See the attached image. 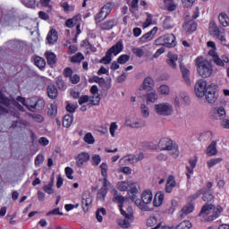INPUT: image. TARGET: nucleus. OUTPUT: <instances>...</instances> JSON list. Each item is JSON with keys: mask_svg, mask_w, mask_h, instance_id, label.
<instances>
[{"mask_svg": "<svg viewBox=\"0 0 229 229\" xmlns=\"http://www.w3.org/2000/svg\"><path fill=\"white\" fill-rule=\"evenodd\" d=\"M47 40L48 44H55L58 40V33L52 29L47 34Z\"/></svg>", "mask_w": 229, "mask_h": 229, "instance_id": "33", "label": "nucleus"}, {"mask_svg": "<svg viewBox=\"0 0 229 229\" xmlns=\"http://www.w3.org/2000/svg\"><path fill=\"white\" fill-rule=\"evenodd\" d=\"M114 6H115V4L113 2H109L106 4L102 8V13H106V15H110V13L112 10H114Z\"/></svg>", "mask_w": 229, "mask_h": 229, "instance_id": "39", "label": "nucleus"}, {"mask_svg": "<svg viewBox=\"0 0 229 229\" xmlns=\"http://www.w3.org/2000/svg\"><path fill=\"white\" fill-rule=\"evenodd\" d=\"M141 117L148 119L150 115L149 107L146 104H140V106Z\"/></svg>", "mask_w": 229, "mask_h": 229, "instance_id": "36", "label": "nucleus"}, {"mask_svg": "<svg viewBox=\"0 0 229 229\" xmlns=\"http://www.w3.org/2000/svg\"><path fill=\"white\" fill-rule=\"evenodd\" d=\"M46 55L48 65H55L56 64V55L51 51H47Z\"/></svg>", "mask_w": 229, "mask_h": 229, "instance_id": "37", "label": "nucleus"}, {"mask_svg": "<svg viewBox=\"0 0 229 229\" xmlns=\"http://www.w3.org/2000/svg\"><path fill=\"white\" fill-rule=\"evenodd\" d=\"M99 168L101 171V176H103V178H108V164H106V162H103L99 165Z\"/></svg>", "mask_w": 229, "mask_h": 229, "instance_id": "47", "label": "nucleus"}, {"mask_svg": "<svg viewBox=\"0 0 229 229\" xmlns=\"http://www.w3.org/2000/svg\"><path fill=\"white\" fill-rule=\"evenodd\" d=\"M47 94H48V98H50V99H55V98H57V96H58V89H56V86L49 85L47 87Z\"/></svg>", "mask_w": 229, "mask_h": 229, "instance_id": "35", "label": "nucleus"}, {"mask_svg": "<svg viewBox=\"0 0 229 229\" xmlns=\"http://www.w3.org/2000/svg\"><path fill=\"white\" fill-rule=\"evenodd\" d=\"M168 151H170V155H172L174 158H178V157L180 156V150L178 149V146L176 145H174L172 148L168 149Z\"/></svg>", "mask_w": 229, "mask_h": 229, "instance_id": "55", "label": "nucleus"}, {"mask_svg": "<svg viewBox=\"0 0 229 229\" xmlns=\"http://www.w3.org/2000/svg\"><path fill=\"white\" fill-rule=\"evenodd\" d=\"M108 15H106L105 13H103V10L101 9L100 12L95 16L96 22H101V21H105Z\"/></svg>", "mask_w": 229, "mask_h": 229, "instance_id": "57", "label": "nucleus"}, {"mask_svg": "<svg viewBox=\"0 0 229 229\" xmlns=\"http://www.w3.org/2000/svg\"><path fill=\"white\" fill-rule=\"evenodd\" d=\"M195 64L197 67V72L200 78H210L214 72V67L212 63L205 59L203 56H198L195 59Z\"/></svg>", "mask_w": 229, "mask_h": 229, "instance_id": "2", "label": "nucleus"}, {"mask_svg": "<svg viewBox=\"0 0 229 229\" xmlns=\"http://www.w3.org/2000/svg\"><path fill=\"white\" fill-rule=\"evenodd\" d=\"M124 125L129 128L139 130L140 128H144V126H146V123L144 120L137 117V115L131 114L125 118Z\"/></svg>", "mask_w": 229, "mask_h": 229, "instance_id": "11", "label": "nucleus"}, {"mask_svg": "<svg viewBox=\"0 0 229 229\" xmlns=\"http://www.w3.org/2000/svg\"><path fill=\"white\" fill-rule=\"evenodd\" d=\"M192 228V224L190 221H183L180 223L175 229H191Z\"/></svg>", "mask_w": 229, "mask_h": 229, "instance_id": "53", "label": "nucleus"}, {"mask_svg": "<svg viewBox=\"0 0 229 229\" xmlns=\"http://www.w3.org/2000/svg\"><path fill=\"white\" fill-rule=\"evenodd\" d=\"M107 192L108 191L106 188H101L98 193L97 198L103 201V199H105V198L106 197Z\"/></svg>", "mask_w": 229, "mask_h": 229, "instance_id": "60", "label": "nucleus"}, {"mask_svg": "<svg viewBox=\"0 0 229 229\" xmlns=\"http://www.w3.org/2000/svg\"><path fill=\"white\" fill-rule=\"evenodd\" d=\"M180 69L183 81L187 85H191V71H189V69H187L182 64H180Z\"/></svg>", "mask_w": 229, "mask_h": 229, "instance_id": "25", "label": "nucleus"}, {"mask_svg": "<svg viewBox=\"0 0 229 229\" xmlns=\"http://www.w3.org/2000/svg\"><path fill=\"white\" fill-rule=\"evenodd\" d=\"M129 194H132L131 199L135 201V196L139 194V185L137 182H131V185H129Z\"/></svg>", "mask_w": 229, "mask_h": 229, "instance_id": "28", "label": "nucleus"}, {"mask_svg": "<svg viewBox=\"0 0 229 229\" xmlns=\"http://www.w3.org/2000/svg\"><path fill=\"white\" fill-rule=\"evenodd\" d=\"M157 92L160 96H169L171 94V88L168 85L162 84L157 88Z\"/></svg>", "mask_w": 229, "mask_h": 229, "instance_id": "34", "label": "nucleus"}, {"mask_svg": "<svg viewBox=\"0 0 229 229\" xmlns=\"http://www.w3.org/2000/svg\"><path fill=\"white\" fill-rule=\"evenodd\" d=\"M30 106H35L37 110H40L41 108H44V106H46V102H44L43 99L37 100L36 98V104Z\"/></svg>", "mask_w": 229, "mask_h": 229, "instance_id": "61", "label": "nucleus"}, {"mask_svg": "<svg viewBox=\"0 0 229 229\" xmlns=\"http://www.w3.org/2000/svg\"><path fill=\"white\" fill-rule=\"evenodd\" d=\"M196 28H198V25L196 24V21H194V20L185 21L182 26V29L184 31H186V33H193V31H196Z\"/></svg>", "mask_w": 229, "mask_h": 229, "instance_id": "24", "label": "nucleus"}, {"mask_svg": "<svg viewBox=\"0 0 229 229\" xmlns=\"http://www.w3.org/2000/svg\"><path fill=\"white\" fill-rule=\"evenodd\" d=\"M91 162L94 165H99V164H101V156L98 154H93L91 157Z\"/></svg>", "mask_w": 229, "mask_h": 229, "instance_id": "58", "label": "nucleus"}, {"mask_svg": "<svg viewBox=\"0 0 229 229\" xmlns=\"http://www.w3.org/2000/svg\"><path fill=\"white\" fill-rule=\"evenodd\" d=\"M165 6L167 8L168 12H174L176 10V3L173 0H164Z\"/></svg>", "mask_w": 229, "mask_h": 229, "instance_id": "46", "label": "nucleus"}, {"mask_svg": "<svg viewBox=\"0 0 229 229\" xmlns=\"http://www.w3.org/2000/svg\"><path fill=\"white\" fill-rule=\"evenodd\" d=\"M205 96L208 103H216V101H217V98H219V95H217V84H208L206 89Z\"/></svg>", "mask_w": 229, "mask_h": 229, "instance_id": "12", "label": "nucleus"}, {"mask_svg": "<svg viewBox=\"0 0 229 229\" xmlns=\"http://www.w3.org/2000/svg\"><path fill=\"white\" fill-rule=\"evenodd\" d=\"M53 185H54L53 182H49L48 184L43 187V191L47 194H55V190L53 189Z\"/></svg>", "mask_w": 229, "mask_h": 229, "instance_id": "56", "label": "nucleus"}, {"mask_svg": "<svg viewBox=\"0 0 229 229\" xmlns=\"http://www.w3.org/2000/svg\"><path fill=\"white\" fill-rule=\"evenodd\" d=\"M89 160H90V154L89 152H81L76 157L77 167H83Z\"/></svg>", "mask_w": 229, "mask_h": 229, "instance_id": "18", "label": "nucleus"}, {"mask_svg": "<svg viewBox=\"0 0 229 229\" xmlns=\"http://www.w3.org/2000/svg\"><path fill=\"white\" fill-rule=\"evenodd\" d=\"M121 51H123V43L118 42L106 52V56L100 60V64L108 65V64L112 62V55H114V56H117Z\"/></svg>", "mask_w": 229, "mask_h": 229, "instance_id": "9", "label": "nucleus"}, {"mask_svg": "<svg viewBox=\"0 0 229 229\" xmlns=\"http://www.w3.org/2000/svg\"><path fill=\"white\" fill-rule=\"evenodd\" d=\"M182 103V105H187L189 104V95L185 92H180L178 96H175L174 98V104L175 105H180Z\"/></svg>", "mask_w": 229, "mask_h": 229, "instance_id": "23", "label": "nucleus"}, {"mask_svg": "<svg viewBox=\"0 0 229 229\" xmlns=\"http://www.w3.org/2000/svg\"><path fill=\"white\" fill-rule=\"evenodd\" d=\"M194 210V205L188 204L185 207H183L181 210V217H185L187 214H191Z\"/></svg>", "mask_w": 229, "mask_h": 229, "instance_id": "38", "label": "nucleus"}, {"mask_svg": "<svg viewBox=\"0 0 229 229\" xmlns=\"http://www.w3.org/2000/svg\"><path fill=\"white\" fill-rule=\"evenodd\" d=\"M24 4L27 8H37L38 6L37 0H27Z\"/></svg>", "mask_w": 229, "mask_h": 229, "instance_id": "62", "label": "nucleus"}, {"mask_svg": "<svg viewBox=\"0 0 229 229\" xmlns=\"http://www.w3.org/2000/svg\"><path fill=\"white\" fill-rule=\"evenodd\" d=\"M92 205V195L89 192H85L82 195V208L85 210V207H90Z\"/></svg>", "mask_w": 229, "mask_h": 229, "instance_id": "32", "label": "nucleus"}, {"mask_svg": "<svg viewBox=\"0 0 229 229\" xmlns=\"http://www.w3.org/2000/svg\"><path fill=\"white\" fill-rule=\"evenodd\" d=\"M90 92L93 96V99H95L96 103H98L99 101V89H98V86L93 85L90 89Z\"/></svg>", "mask_w": 229, "mask_h": 229, "instance_id": "48", "label": "nucleus"}, {"mask_svg": "<svg viewBox=\"0 0 229 229\" xmlns=\"http://www.w3.org/2000/svg\"><path fill=\"white\" fill-rule=\"evenodd\" d=\"M140 160H144V153L142 152L124 156L119 160V164H131L132 165H135V164H137V162H140Z\"/></svg>", "mask_w": 229, "mask_h": 229, "instance_id": "13", "label": "nucleus"}, {"mask_svg": "<svg viewBox=\"0 0 229 229\" xmlns=\"http://www.w3.org/2000/svg\"><path fill=\"white\" fill-rule=\"evenodd\" d=\"M76 108H78V104H66V110L67 112H70V114H74L76 112Z\"/></svg>", "mask_w": 229, "mask_h": 229, "instance_id": "59", "label": "nucleus"}, {"mask_svg": "<svg viewBox=\"0 0 229 229\" xmlns=\"http://www.w3.org/2000/svg\"><path fill=\"white\" fill-rule=\"evenodd\" d=\"M146 98L147 105H150L151 103H157V101H158V93H157L156 90H152L147 94Z\"/></svg>", "mask_w": 229, "mask_h": 229, "instance_id": "29", "label": "nucleus"}, {"mask_svg": "<svg viewBox=\"0 0 229 229\" xmlns=\"http://www.w3.org/2000/svg\"><path fill=\"white\" fill-rule=\"evenodd\" d=\"M158 146L160 149L169 151V149H173V140L169 138H163L159 140Z\"/></svg>", "mask_w": 229, "mask_h": 229, "instance_id": "21", "label": "nucleus"}, {"mask_svg": "<svg viewBox=\"0 0 229 229\" xmlns=\"http://www.w3.org/2000/svg\"><path fill=\"white\" fill-rule=\"evenodd\" d=\"M153 202V191L149 189L144 190L141 192L140 199H136L134 200L135 205L140 208V210H143L144 212H148L149 210L150 203Z\"/></svg>", "mask_w": 229, "mask_h": 229, "instance_id": "5", "label": "nucleus"}, {"mask_svg": "<svg viewBox=\"0 0 229 229\" xmlns=\"http://www.w3.org/2000/svg\"><path fill=\"white\" fill-rule=\"evenodd\" d=\"M176 187V181L173 175H170L167 178L166 185H165V191L168 193L173 192V189Z\"/></svg>", "mask_w": 229, "mask_h": 229, "instance_id": "26", "label": "nucleus"}, {"mask_svg": "<svg viewBox=\"0 0 229 229\" xmlns=\"http://www.w3.org/2000/svg\"><path fill=\"white\" fill-rule=\"evenodd\" d=\"M208 47H210L211 49L208 51L209 56H212L214 63L216 65H218L219 67H225V64H228L229 58L228 56H222V59L217 55L216 47V42L214 41H208L207 43Z\"/></svg>", "mask_w": 229, "mask_h": 229, "instance_id": "6", "label": "nucleus"}, {"mask_svg": "<svg viewBox=\"0 0 229 229\" xmlns=\"http://www.w3.org/2000/svg\"><path fill=\"white\" fill-rule=\"evenodd\" d=\"M113 192H114L113 201L114 203H119L120 212L122 216H124V218L118 219L117 223L121 228H130L131 223H133V209L131 208V206L126 208L128 199L119 195L115 190H113Z\"/></svg>", "mask_w": 229, "mask_h": 229, "instance_id": "1", "label": "nucleus"}, {"mask_svg": "<svg viewBox=\"0 0 229 229\" xmlns=\"http://www.w3.org/2000/svg\"><path fill=\"white\" fill-rule=\"evenodd\" d=\"M218 21L223 28H228L229 26V16L226 13L222 12L218 15Z\"/></svg>", "mask_w": 229, "mask_h": 229, "instance_id": "27", "label": "nucleus"}, {"mask_svg": "<svg viewBox=\"0 0 229 229\" xmlns=\"http://www.w3.org/2000/svg\"><path fill=\"white\" fill-rule=\"evenodd\" d=\"M16 101H19V103H21V105H23V106H26V108H29V110L35 109V106H31L36 104L35 98H30L26 100L25 98L19 96L17 97Z\"/></svg>", "mask_w": 229, "mask_h": 229, "instance_id": "20", "label": "nucleus"}, {"mask_svg": "<svg viewBox=\"0 0 229 229\" xmlns=\"http://www.w3.org/2000/svg\"><path fill=\"white\" fill-rule=\"evenodd\" d=\"M157 31H158V27H154L149 32L143 35L140 39L143 44L146 42H149L155 38V35H157Z\"/></svg>", "mask_w": 229, "mask_h": 229, "instance_id": "22", "label": "nucleus"}, {"mask_svg": "<svg viewBox=\"0 0 229 229\" xmlns=\"http://www.w3.org/2000/svg\"><path fill=\"white\" fill-rule=\"evenodd\" d=\"M149 51H151V47L149 45H144L141 47H134L132 48V53L138 58H142L146 55V56H149Z\"/></svg>", "mask_w": 229, "mask_h": 229, "instance_id": "16", "label": "nucleus"}, {"mask_svg": "<svg viewBox=\"0 0 229 229\" xmlns=\"http://www.w3.org/2000/svg\"><path fill=\"white\" fill-rule=\"evenodd\" d=\"M82 60H85V56L81 53H77L70 58V62L72 64H80Z\"/></svg>", "mask_w": 229, "mask_h": 229, "instance_id": "44", "label": "nucleus"}, {"mask_svg": "<svg viewBox=\"0 0 229 229\" xmlns=\"http://www.w3.org/2000/svg\"><path fill=\"white\" fill-rule=\"evenodd\" d=\"M131 182L122 181L117 183V189L122 191H128Z\"/></svg>", "mask_w": 229, "mask_h": 229, "instance_id": "45", "label": "nucleus"}, {"mask_svg": "<svg viewBox=\"0 0 229 229\" xmlns=\"http://www.w3.org/2000/svg\"><path fill=\"white\" fill-rule=\"evenodd\" d=\"M223 162V158L221 157H216V158H211L207 161V165L208 169L215 167V165H217V164H221Z\"/></svg>", "mask_w": 229, "mask_h": 229, "instance_id": "43", "label": "nucleus"}, {"mask_svg": "<svg viewBox=\"0 0 229 229\" xmlns=\"http://www.w3.org/2000/svg\"><path fill=\"white\" fill-rule=\"evenodd\" d=\"M80 22H81V16L76 15L73 18L68 19L65 24L67 28H74V26H76L77 35H80V33H81V30H80Z\"/></svg>", "mask_w": 229, "mask_h": 229, "instance_id": "17", "label": "nucleus"}, {"mask_svg": "<svg viewBox=\"0 0 229 229\" xmlns=\"http://www.w3.org/2000/svg\"><path fill=\"white\" fill-rule=\"evenodd\" d=\"M223 212V208L221 206H214L212 204H206L201 211L199 212V216L204 218V221H216L221 213Z\"/></svg>", "mask_w": 229, "mask_h": 229, "instance_id": "3", "label": "nucleus"}, {"mask_svg": "<svg viewBox=\"0 0 229 229\" xmlns=\"http://www.w3.org/2000/svg\"><path fill=\"white\" fill-rule=\"evenodd\" d=\"M208 31L212 37H216L224 44V46H226V36H225V29H221L217 27V24L216 21H211L209 22Z\"/></svg>", "mask_w": 229, "mask_h": 229, "instance_id": "8", "label": "nucleus"}, {"mask_svg": "<svg viewBox=\"0 0 229 229\" xmlns=\"http://www.w3.org/2000/svg\"><path fill=\"white\" fill-rule=\"evenodd\" d=\"M118 129H119V125H117V123L115 122L111 123L109 127V133L111 137L113 138L115 137V131H117Z\"/></svg>", "mask_w": 229, "mask_h": 229, "instance_id": "52", "label": "nucleus"}, {"mask_svg": "<svg viewBox=\"0 0 229 229\" xmlns=\"http://www.w3.org/2000/svg\"><path fill=\"white\" fill-rule=\"evenodd\" d=\"M130 60V55H122L119 58H118V64H121L122 65L126 64V62H128Z\"/></svg>", "mask_w": 229, "mask_h": 229, "instance_id": "64", "label": "nucleus"}, {"mask_svg": "<svg viewBox=\"0 0 229 229\" xmlns=\"http://www.w3.org/2000/svg\"><path fill=\"white\" fill-rule=\"evenodd\" d=\"M202 194L203 201H214V195L210 192V191H207V190L204 189V192Z\"/></svg>", "mask_w": 229, "mask_h": 229, "instance_id": "50", "label": "nucleus"}, {"mask_svg": "<svg viewBox=\"0 0 229 229\" xmlns=\"http://www.w3.org/2000/svg\"><path fill=\"white\" fill-rule=\"evenodd\" d=\"M0 103L1 105H4V106H6V108L0 106V115H4V114H8V112H11V114H13L14 108L17 110H20V112H24V107L21 106L17 101L15 100H10L7 99L6 97L3 94V92L0 91Z\"/></svg>", "mask_w": 229, "mask_h": 229, "instance_id": "4", "label": "nucleus"}, {"mask_svg": "<svg viewBox=\"0 0 229 229\" xmlns=\"http://www.w3.org/2000/svg\"><path fill=\"white\" fill-rule=\"evenodd\" d=\"M34 64L38 69H44L46 67V59L40 56H36L34 58Z\"/></svg>", "mask_w": 229, "mask_h": 229, "instance_id": "42", "label": "nucleus"}, {"mask_svg": "<svg viewBox=\"0 0 229 229\" xmlns=\"http://www.w3.org/2000/svg\"><path fill=\"white\" fill-rule=\"evenodd\" d=\"M217 141H212L209 146L207 148V156L208 157H215V155L217 153Z\"/></svg>", "mask_w": 229, "mask_h": 229, "instance_id": "30", "label": "nucleus"}, {"mask_svg": "<svg viewBox=\"0 0 229 229\" xmlns=\"http://www.w3.org/2000/svg\"><path fill=\"white\" fill-rule=\"evenodd\" d=\"M207 81L200 79L195 84V94L197 98H204L207 92Z\"/></svg>", "mask_w": 229, "mask_h": 229, "instance_id": "15", "label": "nucleus"}, {"mask_svg": "<svg viewBox=\"0 0 229 229\" xmlns=\"http://www.w3.org/2000/svg\"><path fill=\"white\" fill-rule=\"evenodd\" d=\"M154 112L160 117H169V115H173L174 109L173 104L169 102H161L154 105Z\"/></svg>", "mask_w": 229, "mask_h": 229, "instance_id": "7", "label": "nucleus"}, {"mask_svg": "<svg viewBox=\"0 0 229 229\" xmlns=\"http://www.w3.org/2000/svg\"><path fill=\"white\" fill-rule=\"evenodd\" d=\"M72 121H74L72 114H66L63 119V126L64 128H70L72 124Z\"/></svg>", "mask_w": 229, "mask_h": 229, "instance_id": "40", "label": "nucleus"}, {"mask_svg": "<svg viewBox=\"0 0 229 229\" xmlns=\"http://www.w3.org/2000/svg\"><path fill=\"white\" fill-rule=\"evenodd\" d=\"M84 142H86V144H89V145H92V144H94V142H96V140L94 139V136L92 135V133L88 132L85 134Z\"/></svg>", "mask_w": 229, "mask_h": 229, "instance_id": "51", "label": "nucleus"}, {"mask_svg": "<svg viewBox=\"0 0 229 229\" xmlns=\"http://www.w3.org/2000/svg\"><path fill=\"white\" fill-rule=\"evenodd\" d=\"M106 214V209H105L104 208H101L97 211L96 216L98 223H101L103 221V216H105Z\"/></svg>", "mask_w": 229, "mask_h": 229, "instance_id": "54", "label": "nucleus"}, {"mask_svg": "<svg viewBox=\"0 0 229 229\" xmlns=\"http://www.w3.org/2000/svg\"><path fill=\"white\" fill-rule=\"evenodd\" d=\"M157 46H165V47H174L176 46V38L173 34H165L155 40Z\"/></svg>", "mask_w": 229, "mask_h": 229, "instance_id": "10", "label": "nucleus"}, {"mask_svg": "<svg viewBox=\"0 0 229 229\" xmlns=\"http://www.w3.org/2000/svg\"><path fill=\"white\" fill-rule=\"evenodd\" d=\"M166 64L170 69H177L178 68V55L169 52L167 54Z\"/></svg>", "mask_w": 229, "mask_h": 229, "instance_id": "19", "label": "nucleus"}, {"mask_svg": "<svg viewBox=\"0 0 229 229\" xmlns=\"http://www.w3.org/2000/svg\"><path fill=\"white\" fill-rule=\"evenodd\" d=\"M58 114V107L56 104H52L48 109V115H56Z\"/></svg>", "mask_w": 229, "mask_h": 229, "instance_id": "63", "label": "nucleus"}, {"mask_svg": "<svg viewBox=\"0 0 229 229\" xmlns=\"http://www.w3.org/2000/svg\"><path fill=\"white\" fill-rule=\"evenodd\" d=\"M210 114L216 121H223L226 117V109L223 106H216L211 109Z\"/></svg>", "mask_w": 229, "mask_h": 229, "instance_id": "14", "label": "nucleus"}, {"mask_svg": "<svg viewBox=\"0 0 229 229\" xmlns=\"http://www.w3.org/2000/svg\"><path fill=\"white\" fill-rule=\"evenodd\" d=\"M162 203H164V192L158 191L154 197L153 206L162 207Z\"/></svg>", "mask_w": 229, "mask_h": 229, "instance_id": "31", "label": "nucleus"}, {"mask_svg": "<svg viewBox=\"0 0 229 229\" xmlns=\"http://www.w3.org/2000/svg\"><path fill=\"white\" fill-rule=\"evenodd\" d=\"M115 24H117V20L113 19V20L105 21L102 24L101 28H102V30H112V28H114V26H115Z\"/></svg>", "mask_w": 229, "mask_h": 229, "instance_id": "41", "label": "nucleus"}, {"mask_svg": "<svg viewBox=\"0 0 229 229\" xmlns=\"http://www.w3.org/2000/svg\"><path fill=\"white\" fill-rule=\"evenodd\" d=\"M143 85L145 86V89L149 90L153 85H155V81L151 77H147L143 81Z\"/></svg>", "mask_w": 229, "mask_h": 229, "instance_id": "49", "label": "nucleus"}]
</instances>
